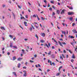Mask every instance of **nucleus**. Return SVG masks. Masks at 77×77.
<instances>
[{"label":"nucleus","mask_w":77,"mask_h":77,"mask_svg":"<svg viewBox=\"0 0 77 77\" xmlns=\"http://www.w3.org/2000/svg\"><path fill=\"white\" fill-rule=\"evenodd\" d=\"M74 14V13L73 12H68V15H72Z\"/></svg>","instance_id":"f257e3e1"},{"label":"nucleus","mask_w":77,"mask_h":77,"mask_svg":"<svg viewBox=\"0 0 77 77\" xmlns=\"http://www.w3.org/2000/svg\"><path fill=\"white\" fill-rule=\"evenodd\" d=\"M65 10L63 9L62 10V11L61 12L60 14H65Z\"/></svg>","instance_id":"f03ea898"},{"label":"nucleus","mask_w":77,"mask_h":77,"mask_svg":"<svg viewBox=\"0 0 77 77\" xmlns=\"http://www.w3.org/2000/svg\"><path fill=\"white\" fill-rule=\"evenodd\" d=\"M52 40H54V42H56V43L57 44H56V45H57V41H56L54 39V38H52Z\"/></svg>","instance_id":"7ed1b4c3"},{"label":"nucleus","mask_w":77,"mask_h":77,"mask_svg":"<svg viewBox=\"0 0 77 77\" xmlns=\"http://www.w3.org/2000/svg\"><path fill=\"white\" fill-rule=\"evenodd\" d=\"M41 35H42V36L43 37H45V33H42L41 34Z\"/></svg>","instance_id":"20e7f679"},{"label":"nucleus","mask_w":77,"mask_h":77,"mask_svg":"<svg viewBox=\"0 0 77 77\" xmlns=\"http://www.w3.org/2000/svg\"><path fill=\"white\" fill-rule=\"evenodd\" d=\"M23 59V58L19 57L17 59V60L19 61H20V60H21Z\"/></svg>","instance_id":"39448f33"},{"label":"nucleus","mask_w":77,"mask_h":77,"mask_svg":"<svg viewBox=\"0 0 77 77\" xmlns=\"http://www.w3.org/2000/svg\"><path fill=\"white\" fill-rule=\"evenodd\" d=\"M56 12L57 14H60V11L59 10H57Z\"/></svg>","instance_id":"423d86ee"},{"label":"nucleus","mask_w":77,"mask_h":77,"mask_svg":"<svg viewBox=\"0 0 77 77\" xmlns=\"http://www.w3.org/2000/svg\"><path fill=\"white\" fill-rule=\"evenodd\" d=\"M12 73L15 76V77H17V74L15 72H12Z\"/></svg>","instance_id":"0eeeda50"},{"label":"nucleus","mask_w":77,"mask_h":77,"mask_svg":"<svg viewBox=\"0 0 77 77\" xmlns=\"http://www.w3.org/2000/svg\"><path fill=\"white\" fill-rule=\"evenodd\" d=\"M58 43H59V44L60 45V46H61V47H63V45H62V43H61L60 42H58Z\"/></svg>","instance_id":"6e6552de"},{"label":"nucleus","mask_w":77,"mask_h":77,"mask_svg":"<svg viewBox=\"0 0 77 77\" xmlns=\"http://www.w3.org/2000/svg\"><path fill=\"white\" fill-rule=\"evenodd\" d=\"M40 42L42 43H43V42H45V40L42 39L40 40Z\"/></svg>","instance_id":"1a4fd4ad"},{"label":"nucleus","mask_w":77,"mask_h":77,"mask_svg":"<svg viewBox=\"0 0 77 77\" xmlns=\"http://www.w3.org/2000/svg\"><path fill=\"white\" fill-rule=\"evenodd\" d=\"M24 24L25 25V26H27V23L25 21H24Z\"/></svg>","instance_id":"9d476101"},{"label":"nucleus","mask_w":77,"mask_h":77,"mask_svg":"<svg viewBox=\"0 0 77 77\" xmlns=\"http://www.w3.org/2000/svg\"><path fill=\"white\" fill-rule=\"evenodd\" d=\"M62 34H64L65 35L66 34V32L65 31H62Z\"/></svg>","instance_id":"9b49d317"},{"label":"nucleus","mask_w":77,"mask_h":77,"mask_svg":"<svg viewBox=\"0 0 77 77\" xmlns=\"http://www.w3.org/2000/svg\"><path fill=\"white\" fill-rule=\"evenodd\" d=\"M17 58L15 56H14L13 58V60H16Z\"/></svg>","instance_id":"f8f14e48"},{"label":"nucleus","mask_w":77,"mask_h":77,"mask_svg":"<svg viewBox=\"0 0 77 77\" xmlns=\"http://www.w3.org/2000/svg\"><path fill=\"white\" fill-rule=\"evenodd\" d=\"M1 29H2V30H5V27L2 26L1 27Z\"/></svg>","instance_id":"ddd939ff"},{"label":"nucleus","mask_w":77,"mask_h":77,"mask_svg":"<svg viewBox=\"0 0 77 77\" xmlns=\"http://www.w3.org/2000/svg\"><path fill=\"white\" fill-rule=\"evenodd\" d=\"M20 66H21V64L20 63H19L17 65V67L18 68H20Z\"/></svg>","instance_id":"4468645a"},{"label":"nucleus","mask_w":77,"mask_h":77,"mask_svg":"<svg viewBox=\"0 0 77 77\" xmlns=\"http://www.w3.org/2000/svg\"><path fill=\"white\" fill-rule=\"evenodd\" d=\"M12 43H11L10 44V47L11 48H12Z\"/></svg>","instance_id":"2eb2a0df"},{"label":"nucleus","mask_w":77,"mask_h":77,"mask_svg":"<svg viewBox=\"0 0 77 77\" xmlns=\"http://www.w3.org/2000/svg\"><path fill=\"white\" fill-rule=\"evenodd\" d=\"M72 31L73 32H74V33H77V32L75 30L73 29L72 30Z\"/></svg>","instance_id":"dca6fc26"},{"label":"nucleus","mask_w":77,"mask_h":77,"mask_svg":"<svg viewBox=\"0 0 77 77\" xmlns=\"http://www.w3.org/2000/svg\"><path fill=\"white\" fill-rule=\"evenodd\" d=\"M36 17H37V16H36V14H34L32 16V17H33L34 18H36Z\"/></svg>","instance_id":"f3484780"},{"label":"nucleus","mask_w":77,"mask_h":77,"mask_svg":"<svg viewBox=\"0 0 77 77\" xmlns=\"http://www.w3.org/2000/svg\"><path fill=\"white\" fill-rule=\"evenodd\" d=\"M63 67L62 66H60V67H59V70H58L59 71H60V69L61 68H62Z\"/></svg>","instance_id":"a211bd4d"},{"label":"nucleus","mask_w":77,"mask_h":77,"mask_svg":"<svg viewBox=\"0 0 77 77\" xmlns=\"http://www.w3.org/2000/svg\"><path fill=\"white\" fill-rule=\"evenodd\" d=\"M72 57L73 58V59H75V57L74 54H73Z\"/></svg>","instance_id":"6ab92c4d"},{"label":"nucleus","mask_w":77,"mask_h":77,"mask_svg":"<svg viewBox=\"0 0 77 77\" xmlns=\"http://www.w3.org/2000/svg\"><path fill=\"white\" fill-rule=\"evenodd\" d=\"M60 59H62V60H63V58L62 57V56H60Z\"/></svg>","instance_id":"aec40b11"},{"label":"nucleus","mask_w":77,"mask_h":77,"mask_svg":"<svg viewBox=\"0 0 77 77\" xmlns=\"http://www.w3.org/2000/svg\"><path fill=\"white\" fill-rule=\"evenodd\" d=\"M69 20H70V21H72V20H73V18L71 17L69 18Z\"/></svg>","instance_id":"412c9836"},{"label":"nucleus","mask_w":77,"mask_h":77,"mask_svg":"<svg viewBox=\"0 0 77 77\" xmlns=\"http://www.w3.org/2000/svg\"><path fill=\"white\" fill-rule=\"evenodd\" d=\"M36 16H37V19H38V21H39L40 20V19L39 18V17L38 16V15H37V14H36Z\"/></svg>","instance_id":"4be33fe9"},{"label":"nucleus","mask_w":77,"mask_h":77,"mask_svg":"<svg viewBox=\"0 0 77 77\" xmlns=\"http://www.w3.org/2000/svg\"><path fill=\"white\" fill-rule=\"evenodd\" d=\"M20 19L21 20H22V19H24V20H25V18H24V17H20Z\"/></svg>","instance_id":"5701e85b"},{"label":"nucleus","mask_w":77,"mask_h":77,"mask_svg":"<svg viewBox=\"0 0 77 77\" xmlns=\"http://www.w3.org/2000/svg\"><path fill=\"white\" fill-rule=\"evenodd\" d=\"M35 37L36 38H37L38 39L39 38L38 37V35H37V34L35 35Z\"/></svg>","instance_id":"b1692460"},{"label":"nucleus","mask_w":77,"mask_h":77,"mask_svg":"<svg viewBox=\"0 0 77 77\" xmlns=\"http://www.w3.org/2000/svg\"><path fill=\"white\" fill-rule=\"evenodd\" d=\"M9 37H10V38H11L12 39L13 38V37L12 36V35H9Z\"/></svg>","instance_id":"393cba45"},{"label":"nucleus","mask_w":77,"mask_h":77,"mask_svg":"<svg viewBox=\"0 0 77 77\" xmlns=\"http://www.w3.org/2000/svg\"><path fill=\"white\" fill-rule=\"evenodd\" d=\"M45 46H46L48 48H49V46H48V45L47 44H46Z\"/></svg>","instance_id":"a878e982"},{"label":"nucleus","mask_w":77,"mask_h":77,"mask_svg":"<svg viewBox=\"0 0 77 77\" xmlns=\"http://www.w3.org/2000/svg\"><path fill=\"white\" fill-rule=\"evenodd\" d=\"M60 75V73H57L56 74V75L57 76H58L59 75Z\"/></svg>","instance_id":"bb28decb"},{"label":"nucleus","mask_w":77,"mask_h":77,"mask_svg":"<svg viewBox=\"0 0 77 77\" xmlns=\"http://www.w3.org/2000/svg\"><path fill=\"white\" fill-rule=\"evenodd\" d=\"M41 18L42 20H45V18H43L42 17H41Z\"/></svg>","instance_id":"cd10ccee"},{"label":"nucleus","mask_w":77,"mask_h":77,"mask_svg":"<svg viewBox=\"0 0 77 77\" xmlns=\"http://www.w3.org/2000/svg\"><path fill=\"white\" fill-rule=\"evenodd\" d=\"M69 52L70 53H71V54H72V51H71V50H69Z\"/></svg>","instance_id":"c85d7f7f"},{"label":"nucleus","mask_w":77,"mask_h":77,"mask_svg":"<svg viewBox=\"0 0 77 77\" xmlns=\"http://www.w3.org/2000/svg\"><path fill=\"white\" fill-rule=\"evenodd\" d=\"M52 15H56V13H55L54 12H53Z\"/></svg>","instance_id":"c756f323"},{"label":"nucleus","mask_w":77,"mask_h":77,"mask_svg":"<svg viewBox=\"0 0 77 77\" xmlns=\"http://www.w3.org/2000/svg\"><path fill=\"white\" fill-rule=\"evenodd\" d=\"M29 62H31V63H33V62H34V61L32 60H30Z\"/></svg>","instance_id":"7c9ffc66"},{"label":"nucleus","mask_w":77,"mask_h":77,"mask_svg":"<svg viewBox=\"0 0 77 77\" xmlns=\"http://www.w3.org/2000/svg\"><path fill=\"white\" fill-rule=\"evenodd\" d=\"M48 55H50L51 54V51H50L49 53H48Z\"/></svg>","instance_id":"2f4dec72"},{"label":"nucleus","mask_w":77,"mask_h":77,"mask_svg":"<svg viewBox=\"0 0 77 77\" xmlns=\"http://www.w3.org/2000/svg\"><path fill=\"white\" fill-rule=\"evenodd\" d=\"M75 23H73L72 24V26L73 27H74L75 26Z\"/></svg>","instance_id":"473e14b6"},{"label":"nucleus","mask_w":77,"mask_h":77,"mask_svg":"<svg viewBox=\"0 0 77 77\" xmlns=\"http://www.w3.org/2000/svg\"><path fill=\"white\" fill-rule=\"evenodd\" d=\"M69 9H71V10H72L73 9V8L72 7H70V8H69Z\"/></svg>","instance_id":"72a5a7b5"},{"label":"nucleus","mask_w":77,"mask_h":77,"mask_svg":"<svg viewBox=\"0 0 77 77\" xmlns=\"http://www.w3.org/2000/svg\"><path fill=\"white\" fill-rule=\"evenodd\" d=\"M52 8H53L54 9H56V8H55V7L54 6V5H52Z\"/></svg>","instance_id":"f704fd0d"},{"label":"nucleus","mask_w":77,"mask_h":77,"mask_svg":"<svg viewBox=\"0 0 77 77\" xmlns=\"http://www.w3.org/2000/svg\"><path fill=\"white\" fill-rule=\"evenodd\" d=\"M62 56L63 57V58H65V56L63 54H62Z\"/></svg>","instance_id":"c9c22d12"},{"label":"nucleus","mask_w":77,"mask_h":77,"mask_svg":"<svg viewBox=\"0 0 77 77\" xmlns=\"http://www.w3.org/2000/svg\"><path fill=\"white\" fill-rule=\"evenodd\" d=\"M49 11H52V8H49Z\"/></svg>","instance_id":"e433bc0d"},{"label":"nucleus","mask_w":77,"mask_h":77,"mask_svg":"<svg viewBox=\"0 0 77 77\" xmlns=\"http://www.w3.org/2000/svg\"><path fill=\"white\" fill-rule=\"evenodd\" d=\"M23 76L24 77H26L27 76V75H26V73H24L23 75Z\"/></svg>","instance_id":"4c0bfd02"},{"label":"nucleus","mask_w":77,"mask_h":77,"mask_svg":"<svg viewBox=\"0 0 77 77\" xmlns=\"http://www.w3.org/2000/svg\"><path fill=\"white\" fill-rule=\"evenodd\" d=\"M71 45H72L73 47H74V42H73V43L71 42Z\"/></svg>","instance_id":"58836bf2"},{"label":"nucleus","mask_w":77,"mask_h":77,"mask_svg":"<svg viewBox=\"0 0 77 77\" xmlns=\"http://www.w3.org/2000/svg\"><path fill=\"white\" fill-rule=\"evenodd\" d=\"M13 48H16V49H17V48H17V47L15 46H13Z\"/></svg>","instance_id":"ea45409f"},{"label":"nucleus","mask_w":77,"mask_h":77,"mask_svg":"<svg viewBox=\"0 0 77 77\" xmlns=\"http://www.w3.org/2000/svg\"><path fill=\"white\" fill-rule=\"evenodd\" d=\"M70 38H74V37L72 36H71V37H70Z\"/></svg>","instance_id":"a19ab883"},{"label":"nucleus","mask_w":77,"mask_h":77,"mask_svg":"<svg viewBox=\"0 0 77 77\" xmlns=\"http://www.w3.org/2000/svg\"><path fill=\"white\" fill-rule=\"evenodd\" d=\"M29 30H30V31H32V27H31L30 28Z\"/></svg>","instance_id":"79ce46f5"},{"label":"nucleus","mask_w":77,"mask_h":77,"mask_svg":"<svg viewBox=\"0 0 77 77\" xmlns=\"http://www.w3.org/2000/svg\"><path fill=\"white\" fill-rule=\"evenodd\" d=\"M23 69H26L27 68V67L26 66H24L23 67Z\"/></svg>","instance_id":"37998d69"},{"label":"nucleus","mask_w":77,"mask_h":77,"mask_svg":"<svg viewBox=\"0 0 77 77\" xmlns=\"http://www.w3.org/2000/svg\"><path fill=\"white\" fill-rule=\"evenodd\" d=\"M74 60H71V62H72V63H74Z\"/></svg>","instance_id":"c03bdc74"},{"label":"nucleus","mask_w":77,"mask_h":77,"mask_svg":"<svg viewBox=\"0 0 77 77\" xmlns=\"http://www.w3.org/2000/svg\"><path fill=\"white\" fill-rule=\"evenodd\" d=\"M52 64H53V66H55V63H52Z\"/></svg>","instance_id":"a18cd8bd"},{"label":"nucleus","mask_w":77,"mask_h":77,"mask_svg":"<svg viewBox=\"0 0 77 77\" xmlns=\"http://www.w3.org/2000/svg\"><path fill=\"white\" fill-rule=\"evenodd\" d=\"M23 72H24V74L26 73V70L23 71Z\"/></svg>","instance_id":"49530a36"},{"label":"nucleus","mask_w":77,"mask_h":77,"mask_svg":"<svg viewBox=\"0 0 77 77\" xmlns=\"http://www.w3.org/2000/svg\"><path fill=\"white\" fill-rule=\"evenodd\" d=\"M17 6H18V7L19 8H20V9H21V7L20 6H19V5H18Z\"/></svg>","instance_id":"de8ad7c7"},{"label":"nucleus","mask_w":77,"mask_h":77,"mask_svg":"<svg viewBox=\"0 0 77 77\" xmlns=\"http://www.w3.org/2000/svg\"><path fill=\"white\" fill-rule=\"evenodd\" d=\"M44 2H45V3L46 4H47V1L45 0L44 1Z\"/></svg>","instance_id":"09e8293b"},{"label":"nucleus","mask_w":77,"mask_h":77,"mask_svg":"<svg viewBox=\"0 0 77 77\" xmlns=\"http://www.w3.org/2000/svg\"><path fill=\"white\" fill-rule=\"evenodd\" d=\"M61 38H63V35L62 34L61 35Z\"/></svg>","instance_id":"8fccbe9b"},{"label":"nucleus","mask_w":77,"mask_h":77,"mask_svg":"<svg viewBox=\"0 0 77 77\" xmlns=\"http://www.w3.org/2000/svg\"><path fill=\"white\" fill-rule=\"evenodd\" d=\"M62 44H63V45H66V42H63Z\"/></svg>","instance_id":"3c124183"},{"label":"nucleus","mask_w":77,"mask_h":77,"mask_svg":"<svg viewBox=\"0 0 77 77\" xmlns=\"http://www.w3.org/2000/svg\"><path fill=\"white\" fill-rule=\"evenodd\" d=\"M63 53H66V51H65V50H64L63 51Z\"/></svg>","instance_id":"603ef678"},{"label":"nucleus","mask_w":77,"mask_h":77,"mask_svg":"<svg viewBox=\"0 0 77 77\" xmlns=\"http://www.w3.org/2000/svg\"><path fill=\"white\" fill-rule=\"evenodd\" d=\"M50 63L51 64V65H52V62L51 61H50Z\"/></svg>","instance_id":"864d4df0"},{"label":"nucleus","mask_w":77,"mask_h":77,"mask_svg":"<svg viewBox=\"0 0 77 77\" xmlns=\"http://www.w3.org/2000/svg\"><path fill=\"white\" fill-rule=\"evenodd\" d=\"M38 69L39 71H42V69H41L39 68Z\"/></svg>","instance_id":"5fc2aeb1"},{"label":"nucleus","mask_w":77,"mask_h":77,"mask_svg":"<svg viewBox=\"0 0 77 77\" xmlns=\"http://www.w3.org/2000/svg\"><path fill=\"white\" fill-rule=\"evenodd\" d=\"M7 54L8 55V56L10 55V53L9 52H8L7 53Z\"/></svg>","instance_id":"6e6d98bb"},{"label":"nucleus","mask_w":77,"mask_h":77,"mask_svg":"<svg viewBox=\"0 0 77 77\" xmlns=\"http://www.w3.org/2000/svg\"><path fill=\"white\" fill-rule=\"evenodd\" d=\"M34 57H37V55L35 54L34 55Z\"/></svg>","instance_id":"4d7b16f0"},{"label":"nucleus","mask_w":77,"mask_h":77,"mask_svg":"<svg viewBox=\"0 0 77 77\" xmlns=\"http://www.w3.org/2000/svg\"><path fill=\"white\" fill-rule=\"evenodd\" d=\"M16 39V38L14 37V38H13V39L14 40V41H15V39Z\"/></svg>","instance_id":"13d9d810"},{"label":"nucleus","mask_w":77,"mask_h":77,"mask_svg":"<svg viewBox=\"0 0 77 77\" xmlns=\"http://www.w3.org/2000/svg\"><path fill=\"white\" fill-rule=\"evenodd\" d=\"M52 49H54V46H52Z\"/></svg>","instance_id":"bf43d9fd"},{"label":"nucleus","mask_w":77,"mask_h":77,"mask_svg":"<svg viewBox=\"0 0 77 77\" xmlns=\"http://www.w3.org/2000/svg\"><path fill=\"white\" fill-rule=\"evenodd\" d=\"M27 63H28V62H26L25 63V65H27Z\"/></svg>","instance_id":"052dcab7"},{"label":"nucleus","mask_w":77,"mask_h":77,"mask_svg":"<svg viewBox=\"0 0 77 77\" xmlns=\"http://www.w3.org/2000/svg\"><path fill=\"white\" fill-rule=\"evenodd\" d=\"M2 39H3V41H4L5 39V38L3 37H2Z\"/></svg>","instance_id":"680f3d73"},{"label":"nucleus","mask_w":77,"mask_h":77,"mask_svg":"<svg viewBox=\"0 0 77 77\" xmlns=\"http://www.w3.org/2000/svg\"><path fill=\"white\" fill-rule=\"evenodd\" d=\"M48 45L49 47H50L51 45H50V43H48Z\"/></svg>","instance_id":"e2e57ef3"},{"label":"nucleus","mask_w":77,"mask_h":77,"mask_svg":"<svg viewBox=\"0 0 77 77\" xmlns=\"http://www.w3.org/2000/svg\"><path fill=\"white\" fill-rule=\"evenodd\" d=\"M38 67H41V65H40V64H38Z\"/></svg>","instance_id":"0e129e2a"},{"label":"nucleus","mask_w":77,"mask_h":77,"mask_svg":"<svg viewBox=\"0 0 77 77\" xmlns=\"http://www.w3.org/2000/svg\"><path fill=\"white\" fill-rule=\"evenodd\" d=\"M51 3H54V2L53 1H51Z\"/></svg>","instance_id":"69168bd1"},{"label":"nucleus","mask_w":77,"mask_h":77,"mask_svg":"<svg viewBox=\"0 0 77 77\" xmlns=\"http://www.w3.org/2000/svg\"><path fill=\"white\" fill-rule=\"evenodd\" d=\"M2 6L3 8H5L6 6V5H2Z\"/></svg>","instance_id":"338daca9"},{"label":"nucleus","mask_w":77,"mask_h":77,"mask_svg":"<svg viewBox=\"0 0 77 77\" xmlns=\"http://www.w3.org/2000/svg\"><path fill=\"white\" fill-rule=\"evenodd\" d=\"M28 40V39L27 38H25L24 40L26 41H27V40Z\"/></svg>","instance_id":"774afa93"}]
</instances>
